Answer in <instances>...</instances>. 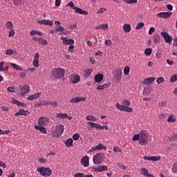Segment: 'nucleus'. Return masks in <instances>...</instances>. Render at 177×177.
Segmentation results:
<instances>
[{
	"mask_svg": "<svg viewBox=\"0 0 177 177\" xmlns=\"http://www.w3.org/2000/svg\"><path fill=\"white\" fill-rule=\"evenodd\" d=\"M51 74L55 80H57L59 78H62V77H64V74H66V70L64 68H58L53 69Z\"/></svg>",
	"mask_w": 177,
	"mask_h": 177,
	"instance_id": "f257e3e1",
	"label": "nucleus"
},
{
	"mask_svg": "<svg viewBox=\"0 0 177 177\" xmlns=\"http://www.w3.org/2000/svg\"><path fill=\"white\" fill-rule=\"evenodd\" d=\"M37 171L41 176H50L52 175V169L49 167H38Z\"/></svg>",
	"mask_w": 177,
	"mask_h": 177,
	"instance_id": "f03ea898",
	"label": "nucleus"
},
{
	"mask_svg": "<svg viewBox=\"0 0 177 177\" xmlns=\"http://www.w3.org/2000/svg\"><path fill=\"white\" fill-rule=\"evenodd\" d=\"M104 161V153H98L95 154L93 158V162L97 165H100Z\"/></svg>",
	"mask_w": 177,
	"mask_h": 177,
	"instance_id": "7ed1b4c3",
	"label": "nucleus"
},
{
	"mask_svg": "<svg viewBox=\"0 0 177 177\" xmlns=\"http://www.w3.org/2000/svg\"><path fill=\"white\" fill-rule=\"evenodd\" d=\"M140 145L141 146H145L149 143V136L147 135V132L141 131L140 133Z\"/></svg>",
	"mask_w": 177,
	"mask_h": 177,
	"instance_id": "20e7f679",
	"label": "nucleus"
},
{
	"mask_svg": "<svg viewBox=\"0 0 177 177\" xmlns=\"http://www.w3.org/2000/svg\"><path fill=\"white\" fill-rule=\"evenodd\" d=\"M63 132H64V126L58 124L55 127V129L53 133V136H54V138H59V136H61L63 134Z\"/></svg>",
	"mask_w": 177,
	"mask_h": 177,
	"instance_id": "39448f33",
	"label": "nucleus"
},
{
	"mask_svg": "<svg viewBox=\"0 0 177 177\" xmlns=\"http://www.w3.org/2000/svg\"><path fill=\"white\" fill-rule=\"evenodd\" d=\"M160 35H162L164 37L166 44H169V45L172 44V41L174 39L172 38L171 36H169V34H168V32L164 31L161 32Z\"/></svg>",
	"mask_w": 177,
	"mask_h": 177,
	"instance_id": "423d86ee",
	"label": "nucleus"
},
{
	"mask_svg": "<svg viewBox=\"0 0 177 177\" xmlns=\"http://www.w3.org/2000/svg\"><path fill=\"white\" fill-rule=\"evenodd\" d=\"M113 75L115 76L116 81H118V82H120L121 77H122V71L121 70V68H117Z\"/></svg>",
	"mask_w": 177,
	"mask_h": 177,
	"instance_id": "0eeeda50",
	"label": "nucleus"
},
{
	"mask_svg": "<svg viewBox=\"0 0 177 177\" xmlns=\"http://www.w3.org/2000/svg\"><path fill=\"white\" fill-rule=\"evenodd\" d=\"M30 91V86L24 85L21 86L19 88V95L21 96H24V95H27Z\"/></svg>",
	"mask_w": 177,
	"mask_h": 177,
	"instance_id": "6e6552de",
	"label": "nucleus"
},
{
	"mask_svg": "<svg viewBox=\"0 0 177 177\" xmlns=\"http://www.w3.org/2000/svg\"><path fill=\"white\" fill-rule=\"evenodd\" d=\"M115 107L116 109H118V110H120L121 111H133V109L132 108L124 106L120 104V103H116Z\"/></svg>",
	"mask_w": 177,
	"mask_h": 177,
	"instance_id": "1a4fd4ad",
	"label": "nucleus"
},
{
	"mask_svg": "<svg viewBox=\"0 0 177 177\" xmlns=\"http://www.w3.org/2000/svg\"><path fill=\"white\" fill-rule=\"evenodd\" d=\"M156 16L158 19H169L172 16V12H159Z\"/></svg>",
	"mask_w": 177,
	"mask_h": 177,
	"instance_id": "9d476101",
	"label": "nucleus"
},
{
	"mask_svg": "<svg viewBox=\"0 0 177 177\" xmlns=\"http://www.w3.org/2000/svg\"><path fill=\"white\" fill-rule=\"evenodd\" d=\"M93 169L95 171V172H103V171H107L109 167H107L106 165H98L97 167H93Z\"/></svg>",
	"mask_w": 177,
	"mask_h": 177,
	"instance_id": "9b49d317",
	"label": "nucleus"
},
{
	"mask_svg": "<svg viewBox=\"0 0 177 177\" xmlns=\"http://www.w3.org/2000/svg\"><path fill=\"white\" fill-rule=\"evenodd\" d=\"M32 64H33L34 67H35L36 68L39 67V53H36L35 54Z\"/></svg>",
	"mask_w": 177,
	"mask_h": 177,
	"instance_id": "f8f14e48",
	"label": "nucleus"
},
{
	"mask_svg": "<svg viewBox=\"0 0 177 177\" xmlns=\"http://www.w3.org/2000/svg\"><path fill=\"white\" fill-rule=\"evenodd\" d=\"M61 39L63 41L64 45H74V39H73L62 37Z\"/></svg>",
	"mask_w": 177,
	"mask_h": 177,
	"instance_id": "ddd939ff",
	"label": "nucleus"
},
{
	"mask_svg": "<svg viewBox=\"0 0 177 177\" xmlns=\"http://www.w3.org/2000/svg\"><path fill=\"white\" fill-rule=\"evenodd\" d=\"M39 125H43L44 127L49 124V119L45 117L40 118L38 120Z\"/></svg>",
	"mask_w": 177,
	"mask_h": 177,
	"instance_id": "4468645a",
	"label": "nucleus"
},
{
	"mask_svg": "<svg viewBox=\"0 0 177 177\" xmlns=\"http://www.w3.org/2000/svg\"><path fill=\"white\" fill-rule=\"evenodd\" d=\"M85 100H86L85 97H77L70 100V103H80V102H85Z\"/></svg>",
	"mask_w": 177,
	"mask_h": 177,
	"instance_id": "2eb2a0df",
	"label": "nucleus"
},
{
	"mask_svg": "<svg viewBox=\"0 0 177 177\" xmlns=\"http://www.w3.org/2000/svg\"><path fill=\"white\" fill-rule=\"evenodd\" d=\"M35 129H37V131H39L41 132V133H47L46 132V128H45L43 125L39 124L35 126Z\"/></svg>",
	"mask_w": 177,
	"mask_h": 177,
	"instance_id": "dca6fc26",
	"label": "nucleus"
},
{
	"mask_svg": "<svg viewBox=\"0 0 177 177\" xmlns=\"http://www.w3.org/2000/svg\"><path fill=\"white\" fill-rule=\"evenodd\" d=\"M81 162L82 165H84V167H88V165H89V158H88V156H84L82 158Z\"/></svg>",
	"mask_w": 177,
	"mask_h": 177,
	"instance_id": "f3484780",
	"label": "nucleus"
},
{
	"mask_svg": "<svg viewBox=\"0 0 177 177\" xmlns=\"http://www.w3.org/2000/svg\"><path fill=\"white\" fill-rule=\"evenodd\" d=\"M73 10H75V13H79L80 15H86L88 14V11L83 10L82 9H81L78 7L74 8Z\"/></svg>",
	"mask_w": 177,
	"mask_h": 177,
	"instance_id": "a211bd4d",
	"label": "nucleus"
},
{
	"mask_svg": "<svg viewBox=\"0 0 177 177\" xmlns=\"http://www.w3.org/2000/svg\"><path fill=\"white\" fill-rule=\"evenodd\" d=\"M41 93H37L35 94L30 95L28 97V100H34L35 99H38V97H39V96H41Z\"/></svg>",
	"mask_w": 177,
	"mask_h": 177,
	"instance_id": "6ab92c4d",
	"label": "nucleus"
},
{
	"mask_svg": "<svg viewBox=\"0 0 177 177\" xmlns=\"http://www.w3.org/2000/svg\"><path fill=\"white\" fill-rule=\"evenodd\" d=\"M37 42L39 44V45H48V40L44 39L42 37L38 38V39H37Z\"/></svg>",
	"mask_w": 177,
	"mask_h": 177,
	"instance_id": "aec40b11",
	"label": "nucleus"
},
{
	"mask_svg": "<svg viewBox=\"0 0 177 177\" xmlns=\"http://www.w3.org/2000/svg\"><path fill=\"white\" fill-rule=\"evenodd\" d=\"M25 0H13V3L15 6H23Z\"/></svg>",
	"mask_w": 177,
	"mask_h": 177,
	"instance_id": "412c9836",
	"label": "nucleus"
},
{
	"mask_svg": "<svg viewBox=\"0 0 177 177\" xmlns=\"http://www.w3.org/2000/svg\"><path fill=\"white\" fill-rule=\"evenodd\" d=\"M94 80L96 82H102V81H103V75L102 74L95 75Z\"/></svg>",
	"mask_w": 177,
	"mask_h": 177,
	"instance_id": "4be33fe9",
	"label": "nucleus"
},
{
	"mask_svg": "<svg viewBox=\"0 0 177 177\" xmlns=\"http://www.w3.org/2000/svg\"><path fill=\"white\" fill-rule=\"evenodd\" d=\"M151 93V90L150 89V87H145L143 90L142 95L144 96H149L150 93Z\"/></svg>",
	"mask_w": 177,
	"mask_h": 177,
	"instance_id": "5701e85b",
	"label": "nucleus"
},
{
	"mask_svg": "<svg viewBox=\"0 0 177 177\" xmlns=\"http://www.w3.org/2000/svg\"><path fill=\"white\" fill-rule=\"evenodd\" d=\"M74 177H93V175H86L83 173H77L74 174Z\"/></svg>",
	"mask_w": 177,
	"mask_h": 177,
	"instance_id": "b1692460",
	"label": "nucleus"
},
{
	"mask_svg": "<svg viewBox=\"0 0 177 177\" xmlns=\"http://www.w3.org/2000/svg\"><path fill=\"white\" fill-rule=\"evenodd\" d=\"M123 30L124 32H129L131 31V25L129 24H126L123 26Z\"/></svg>",
	"mask_w": 177,
	"mask_h": 177,
	"instance_id": "393cba45",
	"label": "nucleus"
},
{
	"mask_svg": "<svg viewBox=\"0 0 177 177\" xmlns=\"http://www.w3.org/2000/svg\"><path fill=\"white\" fill-rule=\"evenodd\" d=\"M153 81H156V77H149L144 81V84H151Z\"/></svg>",
	"mask_w": 177,
	"mask_h": 177,
	"instance_id": "a878e982",
	"label": "nucleus"
},
{
	"mask_svg": "<svg viewBox=\"0 0 177 177\" xmlns=\"http://www.w3.org/2000/svg\"><path fill=\"white\" fill-rule=\"evenodd\" d=\"M28 114H30L29 111H20L16 113L15 115L17 117V115H28Z\"/></svg>",
	"mask_w": 177,
	"mask_h": 177,
	"instance_id": "bb28decb",
	"label": "nucleus"
},
{
	"mask_svg": "<svg viewBox=\"0 0 177 177\" xmlns=\"http://www.w3.org/2000/svg\"><path fill=\"white\" fill-rule=\"evenodd\" d=\"M106 88H109V84H104L103 85H99L97 87V91H103V89H106Z\"/></svg>",
	"mask_w": 177,
	"mask_h": 177,
	"instance_id": "cd10ccee",
	"label": "nucleus"
},
{
	"mask_svg": "<svg viewBox=\"0 0 177 177\" xmlns=\"http://www.w3.org/2000/svg\"><path fill=\"white\" fill-rule=\"evenodd\" d=\"M65 145L66 147H71L73 146V139L72 138H68L66 142H65Z\"/></svg>",
	"mask_w": 177,
	"mask_h": 177,
	"instance_id": "c85d7f7f",
	"label": "nucleus"
},
{
	"mask_svg": "<svg viewBox=\"0 0 177 177\" xmlns=\"http://www.w3.org/2000/svg\"><path fill=\"white\" fill-rule=\"evenodd\" d=\"M80 80H81V77L79 75H75L73 80V84H78V82H80Z\"/></svg>",
	"mask_w": 177,
	"mask_h": 177,
	"instance_id": "c756f323",
	"label": "nucleus"
},
{
	"mask_svg": "<svg viewBox=\"0 0 177 177\" xmlns=\"http://www.w3.org/2000/svg\"><path fill=\"white\" fill-rule=\"evenodd\" d=\"M176 121V118H175V115L173 114L170 115L169 118L167 119V122H175Z\"/></svg>",
	"mask_w": 177,
	"mask_h": 177,
	"instance_id": "7c9ffc66",
	"label": "nucleus"
},
{
	"mask_svg": "<svg viewBox=\"0 0 177 177\" xmlns=\"http://www.w3.org/2000/svg\"><path fill=\"white\" fill-rule=\"evenodd\" d=\"M12 103H14V104H17V106H19L21 107V106H26L25 103H21L20 102H19L17 100H12Z\"/></svg>",
	"mask_w": 177,
	"mask_h": 177,
	"instance_id": "2f4dec72",
	"label": "nucleus"
},
{
	"mask_svg": "<svg viewBox=\"0 0 177 177\" xmlns=\"http://www.w3.org/2000/svg\"><path fill=\"white\" fill-rule=\"evenodd\" d=\"M153 52V50L151 48H146L145 50V56H150Z\"/></svg>",
	"mask_w": 177,
	"mask_h": 177,
	"instance_id": "473e14b6",
	"label": "nucleus"
},
{
	"mask_svg": "<svg viewBox=\"0 0 177 177\" xmlns=\"http://www.w3.org/2000/svg\"><path fill=\"white\" fill-rule=\"evenodd\" d=\"M6 28H8V30H12L13 28V24L12 23V21H8L6 24Z\"/></svg>",
	"mask_w": 177,
	"mask_h": 177,
	"instance_id": "72a5a7b5",
	"label": "nucleus"
},
{
	"mask_svg": "<svg viewBox=\"0 0 177 177\" xmlns=\"http://www.w3.org/2000/svg\"><path fill=\"white\" fill-rule=\"evenodd\" d=\"M122 106H124V107H128V106H129V104H131V101L128 100H124L122 102Z\"/></svg>",
	"mask_w": 177,
	"mask_h": 177,
	"instance_id": "f704fd0d",
	"label": "nucleus"
},
{
	"mask_svg": "<svg viewBox=\"0 0 177 177\" xmlns=\"http://www.w3.org/2000/svg\"><path fill=\"white\" fill-rule=\"evenodd\" d=\"M86 118L87 121H97V119L93 115H87Z\"/></svg>",
	"mask_w": 177,
	"mask_h": 177,
	"instance_id": "c9c22d12",
	"label": "nucleus"
},
{
	"mask_svg": "<svg viewBox=\"0 0 177 177\" xmlns=\"http://www.w3.org/2000/svg\"><path fill=\"white\" fill-rule=\"evenodd\" d=\"M39 106H50V101H42L39 104Z\"/></svg>",
	"mask_w": 177,
	"mask_h": 177,
	"instance_id": "e433bc0d",
	"label": "nucleus"
},
{
	"mask_svg": "<svg viewBox=\"0 0 177 177\" xmlns=\"http://www.w3.org/2000/svg\"><path fill=\"white\" fill-rule=\"evenodd\" d=\"M96 147H97V150H102V149L106 150V149H107L106 146L103 145V144L102 143H100L98 145L96 146Z\"/></svg>",
	"mask_w": 177,
	"mask_h": 177,
	"instance_id": "4c0bfd02",
	"label": "nucleus"
},
{
	"mask_svg": "<svg viewBox=\"0 0 177 177\" xmlns=\"http://www.w3.org/2000/svg\"><path fill=\"white\" fill-rule=\"evenodd\" d=\"M141 174L144 175V176H147L149 175V170H147L146 168H142L141 169Z\"/></svg>",
	"mask_w": 177,
	"mask_h": 177,
	"instance_id": "58836bf2",
	"label": "nucleus"
},
{
	"mask_svg": "<svg viewBox=\"0 0 177 177\" xmlns=\"http://www.w3.org/2000/svg\"><path fill=\"white\" fill-rule=\"evenodd\" d=\"M160 39H161V37H160V35H155L154 42H156V44H160Z\"/></svg>",
	"mask_w": 177,
	"mask_h": 177,
	"instance_id": "ea45409f",
	"label": "nucleus"
},
{
	"mask_svg": "<svg viewBox=\"0 0 177 177\" xmlns=\"http://www.w3.org/2000/svg\"><path fill=\"white\" fill-rule=\"evenodd\" d=\"M66 29H64V28L63 26H62V25H60V26H58V28H55V32H59V31H65Z\"/></svg>",
	"mask_w": 177,
	"mask_h": 177,
	"instance_id": "a19ab883",
	"label": "nucleus"
},
{
	"mask_svg": "<svg viewBox=\"0 0 177 177\" xmlns=\"http://www.w3.org/2000/svg\"><path fill=\"white\" fill-rule=\"evenodd\" d=\"M176 80H177V74L173 75L171 76L170 82H171V83L176 82Z\"/></svg>",
	"mask_w": 177,
	"mask_h": 177,
	"instance_id": "79ce46f5",
	"label": "nucleus"
},
{
	"mask_svg": "<svg viewBox=\"0 0 177 177\" xmlns=\"http://www.w3.org/2000/svg\"><path fill=\"white\" fill-rule=\"evenodd\" d=\"M142 27H145V23L143 22H140L137 24L136 28V30H140Z\"/></svg>",
	"mask_w": 177,
	"mask_h": 177,
	"instance_id": "37998d69",
	"label": "nucleus"
},
{
	"mask_svg": "<svg viewBox=\"0 0 177 177\" xmlns=\"http://www.w3.org/2000/svg\"><path fill=\"white\" fill-rule=\"evenodd\" d=\"M161 157L160 156H151V161H160Z\"/></svg>",
	"mask_w": 177,
	"mask_h": 177,
	"instance_id": "c03bdc74",
	"label": "nucleus"
},
{
	"mask_svg": "<svg viewBox=\"0 0 177 177\" xmlns=\"http://www.w3.org/2000/svg\"><path fill=\"white\" fill-rule=\"evenodd\" d=\"M129 66H127L124 67V75H128V74H129Z\"/></svg>",
	"mask_w": 177,
	"mask_h": 177,
	"instance_id": "a18cd8bd",
	"label": "nucleus"
},
{
	"mask_svg": "<svg viewBox=\"0 0 177 177\" xmlns=\"http://www.w3.org/2000/svg\"><path fill=\"white\" fill-rule=\"evenodd\" d=\"M57 117L58 118H62V119L67 118V114L66 113H59L57 115Z\"/></svg>",
	"mask_w": 177,
	"mask_h": 177,
	"instance_id": "49530a36",
	"label": "nucleus"
},
{
	"mask_svg": "<svg viewBox=\"0 0 177 177\" xmlns=\"http://www.w3.org/2000/svg\"><path fill=\"white\" fill-rule=\"evenodd\" d=\"M8 92H10L11 93H15L16 92V90L15 89V87L10 86L7 88Z\"/></svg>",
	"mask_w": 177,
	"mask_h": 177,
	"instance_id": "de8ad7c7",
	"label": "nucleus"
},
{
	"mask_svg": "<svg viewBox=\"0 0 177 177\" xmlns=\"http://www.w3.org/2000/svg\"><path fill=\"white\" fill-rule=\"evenodd\" d=\"M92 73V70H87L85 71L84 73V75L85 77H86L88 78V77H91V74Z\"/></svg>",
	"mask_w": 177,
	"mask_h": 177,
	"instance_id": "09e8293b",
	"label": "nucleus"
},
{
	"mask_svg": "<svg viewBox=\"0 0 177 177\" xmlns=\"http://www.w3.org/2000/svg\"><path fill=\"white\" fill-rule=\"evenodd\" d=\"M106 10H107V9L104 8H100L97 11V15H100V13H104V12H106Z\"/></svg>",
	"mask_w": 177,
	"mask_h": 177,
	"instance_id": "8fccbe9b",
	"label": "nucleus"
},
{
	"mask_svg": "<svg viewBox=\"0 0 177 177\" xmlns=\"http://www.w3.org/2000/svg\"><path fill=\"white\" fill-rule=\"evenodd\" d=\"M87 124L88 125H91V128H96L97 129V127L98 125V124H96V123H93L92 122H88Z\"/></svg>",
	"mask_w": 177,
	"mask_h": 177,
	"instance_id": "3c124183",
	"label": "nucleus"
},
{
	"mask_svg": "<svg viewBox=\"0 0 177 177\" xmlns=\"http://www.w3.org/2000/svg\"><path fill=\"white\" fill-rule=\"evenodd\" d=\"M157 84H162V82H164V77H160L156 80Z\"/></svg>",
	"mask_w": 177,
	"mask_h": 177,
	"instance_id": "603ef678",
	"label": "nucleus"
},
{
	"mask_svg": "<svg viewBox=\"0 0 177 177\" xmlns=\"http://www.w3.org/2000/svg\"><path fill=\"white\" fill-rule=\"evenodd\" d=\"M74 48H75V46H73V44H72L71 46H70L68 47V52H69L70 53H74Z\"/></svg>",
	"mask_w": 177,
	"mask_h": 177,
	"instance_id": "864d4df0",
	"label": "nucleus"
},
{
	"mask_svg": "<svg viewBox=\"0 0 177 177\" xmlns=\"http://www.w3.org/2000/svg\"><path fill=\"white\" fill-rule=\"evenodd\" d=\"M12 67H13V68H15V70H20V66L16 64H11Z\"/></svg>",
	"mask_w": 177,
	"mask_h": 177,
	"instance_id": "5fc2aeb1",
	"label": "nucleus"
},
{
	"mask_svg": "<svg viewBox=\"0 0 177 177\" xmlns=\"http://www.w3.org/2000/svg\"><path fill=\"white\" fill-rule=\"evenodd\" d=\"M73 140H78L80 139V134L79 133H75L73 136Z\"/></svg>",
	"mask_w": 177,
	"mask_h": 177,
	"instance_id": "6e6d98bb",
	"label": "nucleus"
},
{
	"mask_svg": "<svg viewBox=\"0 0 177 177\" xmlns=\"http://www.w3.org/2000/svg\"><path fill=\"white\" fill-rule=\"evenodd\" d=\"M154 31H156V28L154 27H151L149 30V35H151Z\"/></svg>",
	"mask_w": 177,
	"mask_h": 177,
	"instance_id": "4d7b16f0",
	"label": "nucleus"
},
{
	"mask_svg": "<svg viewBox=\"0 0 177 177\" xmlns=\"http://www.w3.org/2000/svg\"><path fill=\"white\" fill-rule=\"evenodd\" d=\"M125 2L127 3H136V2H138V0H125Z\"/></svg>",
	"mask_w": 177,
	"mask_h": 177,
	"instance_id": "13d9d810",
	"label": "nucleus"
},
{
	"mask_svg": "<svg viewBox=\"0 0 177 177\" xmlns=\"http://www.w3.org/2000/svg\"><path fill=\"white\" fill-rule=\"evenodd\" d=\"M140 139V134H136L134 136L133 140L136 141Z\"/></svg>",
	"mask_w": 177,
	"mask_h": 177,
	"instance_id": "bf43d9fd",
	"label": "nucleus"
},
{
	"mask_svg": "<svg viewBox=\"0 0 177 177\" xmlns=\"http://www.w3.org/2000/svg\"><path fill=\"white\" fill-rule=\"evenodd\" d=\"M66 6H70V8H72L74 10V8H75V6H74V3L73 1H70Z\"/></svg>",
	"mask_w": 177,
	"mask_h": 177,
	"instance_id": "052dcab7",
	"label": "nucleus"
},
{
	"mask_svg": "<svg viewBox=\"0 0 177 177\" xmlns=\"http://www.w3.org/2000/svg\"><path fill=\"white\" fill-rule=\"evenodd\" d=\"M111 44H113L111 39L105 40V44L107 45V46H111Z\"/></svg>",
	"mask_w": 177,
	"mask_h": 177,
	"instance_id": "680f3d73",
	"label": "nucleus"
},
{
	"mask_svg": "<svg viewBox=\"0 0 177 177\" xmlns=\"http://www.w3.org/2000/svg\"><path fill=\"white\" fill-rule=\"evenodd\" d=\"M3 64H5V62H0V71H5V68H3Z\"/></svg>",
	"mask_w": 177,
	"mask_h": 177,
	"instance_id": "e2e57ef3",
	"label": "nucleus"
},
{
	"mask_svg": "<svg viewBox=\"0 0 177 177\" xmlns=\"http://www.w3.org/2000/svg\"><path fill=\"white\" fill-rule=\"evenodd\" d=\"M46 26H53V21L46 20Z\"/></svg>",
	"mask_w": 177,
	"mask_h": 177,
	"instance_id": "0e129e2a",
	"label": "nucleus"
},
{
	"mask_svg": "<svg viewBox=\"0 0 177 177\" xmlns=\"http://www.w3.org/2000/svg\"><path fill=\"white\" fill-rule=\"evenodd\" d=\"M172 171L174 174H177V165H173Z\"/></svg>",
	"mask_w": 177,
	"mask_h": 177,
	"instance_id": "69168bd1",
	"label": "nucleus"
},
{
	"mask_svg": "<svg viewBox=\"0 0 177 177\" xmlns=\"http://www.w3.org/2000/svg\"><path fill=\"white\" fill-rule=\"evenodd\" d=\"M38 23L39 24H44V26H46V19L38 21Z\"/></svg>",
	"mask_w": 177,
	"mask_h": 177,
	"instance_id": "338daca9",
	"label": "nucleus"
},
{
	"mask_svg": "<svg viewBox=\"0 0 177 177\" xmlns=\"http://www.w3.org/2000/svg\"><path fill=\"white\" fill-rule=\"evenodd\" d=\"M113 151H115V153H118V151H121V148L118 147H115L113 148Z\"/></svg>",
	"mask_w": 177,
	"mask_h": 177,
	"instance_id": "774afa93",
	"label": "nucleus"
}]
</instances>
